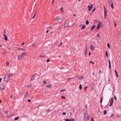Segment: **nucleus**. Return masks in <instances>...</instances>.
<instances>
[{
    "mask_svg": "<svg viewBox=\"0 0 121 121\" xmlns=\"http://www.w3.org/2000/svg\"><path fill=\"white\" fill-rule=\"evenodd\" d=\"M8 73H7L5 76L4 78V80L5 82H7L8 81L10 78L9 76L8 75Z\"/></svg>",
    "mask_w": 121,
    "mask_h": 121,
    "instance_id": "f257e3e1",
    "label": "nucleus"
},
{
    "mask_svg": "<svg viewBox=\"0 0 121 121\" xmlns=\"http://www.w3.org/2000/svg\"><path fill=\"white\" fill-rule=\"evenodd\" d=\"M114 98L115 99V100H117V99L116 97V96H114Z\"/></svg>",
    "mask_w": 121,
    "mask_h": 121,
    "instance_id": "5fc2aeb1",
    "label": "nucleus"
},
{
    "mask_svg": "<svg viewBox=\"0 0 121 121\" xmlns=\"http://www.w3.org/2000/svg\"><path fill=\"white\" fill-rule=\"evenodd\" d=\"M36 15V12L34 14V16L33 17V18H32V19H33L35 17V16Z\"/></svg>",
    "mask_w": 121,
    "mask_h": 121,
    "instance_id": "f3484780",
    "label": "nucleus"
},
{
    "mask_svg": "<svg viewBox=\"0 0 121 121\" xmlns=\"http://www.w3.org/2000/svg\"><path fill=\"white\" fill-rule=\"evenodd\" d=\"M108 62H109V64H111V62H110V60H108Z\"/></svg>",
    "mask_w": 121,
    "mask_h": 121,
    "instance_id": "bf43d9fd",
    "label": "nucleus"
},
{
    "mask_svg": "<svg viewBox=\"0 0 121 121\" xmlns=\"http://www.w3.org/2000/svg\"><path fill=\"white\" fill-rule=\"evenodd\" d=\"M107 111H106V110H104V115L106 114H107Z\"/></svg>",
    "mask_w": 121,
    "mask_h": 121,
    "instance_id": "2eb2a0df",
    "label": "nucleus"
},
{
    "mask_svg": "<svg viewBox=\"0 0 121 121\" xmlns=\"http://www.w3.org/2000/svg\"><path fill=\"white\" fill-rule=\"evenodd\" d=\"M116 75L117 77L118 78V75L117 74V73H116Z\"/></svg>",
    "mask_w": 121,
    "mask_h": 121,
    "instance_id": "6e6d98bb",
    "label": "nucleus"
},
{
    "mask_svg": "<svg viewBox=\"0 0 121 121\" xmlns=\"http://www.w3.org/2000/svg\"><path fill=\"white\" fill-rule=\"evenodd\" d=\"M70 79H71L70 78H67V80L68 81H69Z\"/></svg>",
    "mask_w": 121,
    "mask_h": 121,
    "instance_id": "ea45409f",
    "label": "nucleus"
},
{
    "mask_svg": "<svg viewBox=\"0 0 121 121\" xmlns=\"http://www.w3.org/2000/svg\"><path fill=\"white\" fill-rule=\"evenodd\" d=\"M95 8L92 10V12L94 11H95Z\"/></svg>",
    "mask_w": 121,
    "mask_h": 121,
    "instance_id": "0e129e2a",
    "label": "nucleus"
},
{
    "mask_svg": "<svg viewBox=\"0 0 121 121\" xmlns=\"http://www.w3.org/2000/svg\"><path fill=\"white\" fill-rule=\"evenodd\" d=\"M86 49H85V50L84 53H85V56H86V55L87 54V48L86 46Z\"/></svg>",
    "mask_w": 121,
    "mask_h": 121,
    "instance_id": "0eeeda50",
    "label": "nucleus"
},
{
    "mask_svg": "<svg viewBox=\"0 0 121 121\" xmlns=\"http://www.w3.org/2000/svg\"><path fill=\"white\" fill-rule=\"evenodd\" d=\"M83 77V76H82L81 77H79L78 79L79 80H81L82 79V78Z\"/></svg>",
    "mask_w": 121,
    "mask_h": 121,
    "instance_id": "ddd939ff",
    "label": "nucleus"
},
{
    "mask_svg": "<svg viewBox=\"0 0 121 121\" xmlns=\"http://www.w3.org/2000/svg\"><path fill=\"white\" fill-rule=\"evenodd\" d=\"M86 24L87 25L89 23V22L87 20L86 21Z\"/></svg>",
    "mask_w": 121,
    "mask_h": 121,
    "instance_id": "c85d7f7f",
    "label": "nucleus"
},
{
    "mask_svg": "<svg viewBox=\"0 0 121 121\" xmlns=\"http://www.w3.org/2000/svg\"><path fill=\"white\" fill-rule=\"evenodd\" d=\"M65 121H69V119H65Z\"/></svg>",
    "mask_w": 121,
    "mask_h": 121,
    "instance_id": "37998d69",
    "label": "nucleus"
},
{
    "mask_svg": "<svg viewBox=\"0 0 121 121\" xmlns=\"http://www.w3.org/2000/svg\"><path fill=\"white\" fill-rule=\"evenodd\" d=\"M69 114L70 115H73V114H72V113L71 112H70L69 113Z\"/></svg>",
    "mask_w": 121,
    "mask_h": 121,
    "instance_id": "4d7b16f0",
    "label": "nucleus"
},
{
    "mask_svg": "<svg viewBox=\"0 0 121 121\" xmlns=\"http://www.w3.org/2000/svg\"><path fill=\"white\" fill-rule=\"evenodd\" d=\"M93 4H91V6H88V8H90V9H91L93 8Z\"/></svg>",
    "mask_w": 121,
    "mask_h": 121,
    "instance_id": "9b49d317",
    "label": "nucleus"
},
{
    "mask_svg": "<svg viewBox=\"0 0 121 121\" xmlns=\"http://www.w3.org/2000/svg\"><path fill=\"white\" fill-rule=\"evenodd\" d=\"M19 119V117H17L15 118H14V120H17L18 119Z\"/></svg>",
    "mask_w": 121,
    "mask_h": 121,
    "instance_id": "b1692460",
    "label": "nucleus"
},
{
    "mask_svg": "<svg viewBox=\"0 0 121 121\" xmlns=\"http://www.w3.org/2000/svg\"><path fill=\"white\" fill-rule=\"evenodd\" d=\"M111 68V64H109V68L110 69Z\"/></svg>",
    "mask_w": 121,
    "mask_h": 121,
    "instance_id": "72a5a7b5",
    "label": "nucleus"
},
{
    "mask_svg": "<svg viewBox=\"0 0 121 121\" xmlns=\"http://www.w3.org/2000/svg\"><path fill=\"white\" fill-rule=\"evenodd\" d=\"M35 46V44H33L32 45V46L33 47L34 46Z\"/></svg>",
    "mask_w": 121,
    "mask_h": 121,
    "instance_id": "864d4df0",
    "label": "nucleus"
},
{
    "mask_svg": "<svg viewBox=\"0 0 121 121\" xmlns=\"http://www.w3.org/2000/svg\"><path fill=\"white\" fill-rule=\"evenodd\" d=\"M107 46L109 49L110 48V46L109 43H108L107 44Z\"/></svg>",
    "mask_w": 121,
    "mask_h": 121,
    "instance_id": "c756f323",
    "label": "nucleus"
},
{
    "mask_svg": "<svg viewBox=\"0 0 121 121\" xmlns=\"http://www.w3.org/2000/svg\"><path fill=\"white\" fill-rule=\"evenodd\" d=\"M54 0H52V4H53V3H54Z\"/></svg>",
    "mask_w": 121,
    "mask_h": 121,
    "instance_id": "de8ad7c7",
    "label": "nucleus"
},
{
    "mask_svg": "<svg viewBox=\"0 0 121 121\" xmlns=\"http://www.w3.org/2000/svg\"><path fill=\"white\" fill-rule=\"evenodd\" d=\"M84 119H85L86 118L87 119H89V116L87 114V113L86 111L85 113H84Z\"/></svg>",
    "mask_w": 121,
    "mask_h": 121,
    "instance_id": "7ed1b4c3",
    "label": "nucleus"
},
{
    "mask_svg": "<svg viewBox=\"0 0 121 121\" xmlns=\"http://www.w3.org/2000/svg\"><path fill=\"white\" fill-rule=\"evenodd\" d=\"M39 56L40 57H42V58H44L45 57V56L44 55H39Z\"/></svg>",
    "mask_w": 121,
    "mask_h": 121,
    "instance_id": "4be33fe9",
    "label": "nucleus"
},
{
    "mask_svg": "<svg viewBox=\"0 0 121 121\" xmlns=\"http://www.w3.org/2000/svg\"><path fill=\"white\" fill-rule=\"evenodd\" d=\"M50 61V60L49 59H48L47 60V62H48Z\"/></svg>",
    "mask_w": 121,
    "mask_h": 121,
    "instance_id": "a19ab883",
    "label": "nucleus"
},
{
    "mask_svg": "<svg viewBox=\"0 0 121 121\" xmlns=\"http://www.w3.org/2000/svg\"><path fill=\"white\" fill-rule=\"evenodd\" d=\"M97 36L98 37H99V34H98L97 35Z\"/></svg>",
    "mask_w": 121,
    "mask_h": 121,
    "instance_id": "3c124183",
    "label": "nucleus"
},
{
    "mask_svg": "<svg viewBox=\"0 0 121 121\" xmlns=\"http://www.w3.org/2000/svg\"><path fill=\"white\" fill-rule=\"evenodd\" d=\"M31 101V100L30 99H28V100H27V101L28 102H30Z\"/></svg>",
    "mask_w": 121,
    "mask_h": 121,
    "instance_id": "c03bdc74",
    "label": "nucleus"
},
{
    "mask_svg": "<svg viewBox=\"0 0 121 121\" xmlns=\"http://www.w3.org/2000/svg\"><path fill=\"white\" fill-rule=\"evenodd\" d=\"M66 91V90H61L60 91V92H62V91Z\"/></svg>",
    "mask_w": 121,
    "mask_h": 121,
    "instance_id": "58836bf2",
    "label": "nucleus"
},
{
    "mask_svg": "<svg viewBox=\"0 0 121 121\" xmlns=\"http://www.w3.org/2000/svg\"><path fill=\"white\" fill-rule=\"evenodd\" d=\"M12 97H13V95H11L10 96V98L11 99H12Z\"/></svg>",
    "mask_w": 121,
    "mask_h": 121,
    "instance_id": "603ef678",
    "label": "nucleus"
},
{
    "mask_svg": "<svg viewBox=\"0 0 121 121\" xmlns=\"http://www.w3.org/2000/svg\"><path fill=\"white\" fill-rule=\"evenodd\" d=\"M95 25H94L91 28V30H92L95 27Z\"/></svg>",
    "mask_w": 121,
    "mask_h": 121,
    "instance_id": "412c9836",
    "label": "nucleus"
},
{
    "mask_svg": "<svg viewBox=\"0 0 121 121\" xmlns=\"http://www.w3.org/2000/svg\"><path fill=\"white\" fill-rule=\"evenodd\" d=\"M60 19V17H59L57 16L56 17V18L55 21H58Z\"/></svg>",
    "mask_w": 121,
    "mask_h": 121,
    "instance_id": "1a4fd4ad",
    "label": "nucleus"
},
{
    "mask_svg": "<svg viewBox=\"0 0 121 121\" xmlns=\"http://www.w3.org/2000/svg\"><path fill=\"white\" fill-rule=\"evenodd\" d=\"M61 98H64V99H65V97L64 96H61Z\"/></svg>",
    "mask_w": 121,
    "mask_h": 121,
    "instance_id": "8fccbe9b",
    "label": "nucleus"
},
{
    "mask_svg": "<svg viewBox=\"0 0 121 121\" xmlns=\"http://www.w3.org/2000/svg\"><path fill=\"white\" fill-rule=\"evenodd\" d=\"M63 7H61L60 9V10L63 13H64V12L63 10Z\"/></svg>",
    "mask_w": 121,
    "mask_h": 121,
    "instance_id": "4468645a",
    "label": "nucleus"
},
{
    "mask_svg": "<svg viewBox=\"0 0 121 121\" xmlns=\"http://www.w3.org/2000/svg\"><path fill=\"white\" fill-rule=\"evenodd\" d=\"M104 17L105 19L106 18V9L105 7H104Z\"/></svg>",
    "mask_w": 121,
    "mask_h": 121,
    "instance_id": "20e7f679",
    "label": "nucleus"
},
{
    "mask_svg": "<svg viewBox=\"0 0 121 121\" xmlns=\"http://www.w3.org/2000/svg\"><path fill=\"white\" fill-rule=\"evenodd\" d=\"M66 114V113L65 112H63L62 113V114L63 115H65Z\"/></svg>",
    "mask_w": 121,
    "mask_h": 121,
    "instance_id": "79ce46f5",
    "label": "nucleus"
},
{
    "mask_svg": "<svg viewBox=\"0 0 121 121\" xmlns=\"http://www.w3.org/2000/svg\"><path fill=\"white\" fill-rule=\"evenodd\" d=\"M6 65L7 66H8L9 64V62H8V61L6 62Z\"/></svg>",
    "mask_w": 121,
    "mask_h": 121,
    "instance_id": "473e14b6",
    "label": "nucleus"
},
{
    "mask_svg": "<svg viewBox=\"0 0 121 121\" xmlns=\"http://www.w3.org/2000/svg\"><path fill=\"white\" fill-rule=\"evenodd\" d=\"M90 62L91 63H92L93 64H94V63L93 62H92V61H90Z\"/></svg>",
    "mask_w": 121,
    "mask_h": 121,
    "instance_id": "a18cd8bd",
    "label": "nucleus"
},
{
    "mask_svg": "<svg viewBox=\"0 0 121 121\" xmlns=\"http://www.w3.org/2000/svg\"><path fill=\"white\" fill-rule=\"evenodd\" d=\"M82 89V86L81 84H80L79 86V89L81 90Z\"/></svg>",
    "mask_w": 121,
    "mask_h": 121,
    "instance_id": "393cba45",
    "label": "nucleus"
},
{
    "mask_svg": "<svg viewBox=\"0 0 121 121\" xmlns=\"http://www.w3.org/2000/svg\"><path fill=\"white\" fill-rule=\"evenodd\" d=\"M62 42H61L60 43V45H59V46H60L61 45H62Z\"/></svg>",
    "mask_w": 121,
    "mask_h": 121,
    "instance_id": "09e8293b",
    "label": "nucleus"
},
{
    "mask_svg": "<svg viewBox=\"0 0 121 121\" xmlns=\"http://www.w3.org/2000/svg\"><path fill=\"white\" fill-rule=\"evenodd\" d=\"M75 120V119H69V121H73Z\"/></svg>",
    "mask_w": 121,
    "mask_h": 121,
    "instance_id": "5701e85b",
    "label": "nucleus"
},
{
    "mask_svg": "<svg viewBox=\"0 0 121 121\" xmlns=\"http://www.w3.org/2000/svg\"><path fill=\"white\" fill-rule=\"evenodd\" d=\"M69 22L68 21H66L64 23V26L65 28L66 27H69L70 26V25H68Z\"/></svg>",
    "mask_w": 121,
    "mask_h": 121,
    "instance_id": "f03ea898",
    "label": "nucleus"
},
{
    "mask_svg": "<svg viewBox=\"0 0 121 121\" xmlns=\"http://www.w3.org/2000/svg\"><path fill=\"white\" fill-rule=\"evenodd\" d=\"M6 32V30H5L4 31V33L5 34Z\"/></svg>",
    "mask_w": 121,
    "mask_h": 121,
    "instance_id": "e2e57ef3",
    "label": "nucleus"
},
{
    "mask_svg": "<svg viewBox=\"0 0 121 121\" xmlns=\"http://www.w3.org/2000/svg\"><path fill=\"white\" fill-rule=\"evenodd\" d=\"M91 9H90V8H89V9H88V10H89V11H90Z\"/></svg>",
    "mask_w": 121,
    "mask_h": 121,
    "instance_id": "69168bd1",
    "label": "nucleus"
},
{
    "mask_svg": "<svg viewBox=\"0 0 121 121\" xmlns=\"http://www.w3.org/2000/svg\"><path fill=\"white\" fill-rule=\"evenodd\" d=\"M24 44V43H22L21 45H23Z\"/></svg>",
    "mask_w": 121,
    "mask_h": 121,
    "instance_id": "13d9d810",
    "label": "nucleus"
},
{
    "mask_svg": "<svg viewBox=\"0 0 121 121\" xmlns=\"http://www.w3.org/2000/svg\"><path fill=\"white\" fill-rule=\"evenodd\" d=\"M8 74H9L8 75L9 76V77H10L11 76H12L13 75V74L12 73H11L10 74L8 73Z\"/></svg>",
    "mask_w": 121,
    "mask_h": 121,
    "instance_id": "cd10ccee",
    "label": "nucleus"
},
{
    "mask_svg": "<svg viewBox=\"0 0 121 121\" xmlns=\"http://www.w3.org/2000/svg\"><path fill=\"white\" fill-rule=\"evenodd\" d=\"M91 121H94V119L93 118H92L91 119Z\"/></svg>",
    "mask_w": 121,
    "mask_h": 121,
    "instance_id": "680f3d73",
    "label": "nucleus"
},
{
    "mask_svg": "<svg viewBox=\"0 0 121 121\" xmlns=\"http://www.w3.org/2000/svg\"><path fill=\"white\" fill-rule=\"evenodd\" d=\"M105 54H106V57H107L108 56V54L107 53V51H106L105 52Z\"/></svg>",
    "mask_w": 121,
    "mask_h": 121,
    "instance_id": "c9c22d12",
    "label": "nucleus"
},
{
    "mask_svg": "<svg viewBox=\"0 0 121 121\" xmlns=\"http://www.w3.org/2000/svg\"><path fill=\"white\" fill-rule=\"evenodd\" d=\"M100 25V23H99L98 25L97 26L96 28L98 29H99L100 28V27H99Z\"/></svg>",
    "mask_w": 121,
    "mask_h": 121,
    "instance_id": "6ab92c4d",
    "label": "nucleus"
},
{
    "mask_svg": "<svg viewBox=\"0 0 121 121\" xmlns=\"http://www.w3.org/2000/svg\"><path fill=\"white\" fill-rule=\"evenodd\" d=\"M26 54V52H24L22 53V54H21V55L22 56H23L24 55H25Z\"/></svg>",
    "mask_w": 121,
    "mask_h": 121,
    "instance_id": "a211bd4d",
    "label": "nucleus"
},
{
    "mask_svg": "<svg viewBox=\"0 0 121 121\" xmlns=\"http://www.w3.org/2000/svg\"><path fill=\"white\" fill-rule=\"evenodd\" d=\"M111 7L112 8V9H113V8H114V7L113 6V4L112 3L111 6Z\"/></svg>",
    "mask_w": 121,
    "mask_h": 121,
    "instance_id": "a878e982",
    "label": "nucleus"
},
{
    "mask_svg": "<svg viewBox=\"0 0 121 121\" xmlns=\"http://www.w3.org/2000/svg\"><path fill=\"white\" fill-rule=\"evenodd\" d=\"M32 86V85L31 83L29 84V85L27 86H26L27 87H28V86H29V87H31Z\"/></svg>",
    "mask_w": 121,
    "mask_h": 121,
    "instance_id": "2f4dec72",
    "label": "nucleus"
},
{
    "mask_svg": "<svg viewBox=\"0 0 121 121\" xmlns=\"http://www.w3.org/2000/svg\"><path fill=\"white\" fill-rule=\"evenodd\" d=\"M52 86L51 84H47V87L48 88H50V87Z\"/></svg>",
    "mask_w": 121,
    "mask_h": 121,
    "instance_id": "f8f14e48",
    "label": "nucleus"
},
{
    "mask_svg": "<svg viewBox=\"0 0 121 121\" xmlns=\"http://www.w3.org/2000/svg\"><path fill=\"white\" fill-rule=\"evenodd\" d=\"M48 30H47L46 31V33H47L48 32Z\"/></svg>",
    "mask_w": 121,
    "mask_h": 121,
    "instance_id": "774afa93",
    "label": "nucleus"
},
{
    "mask_svg": "<svg viewBox=\"0 0 121 121\" xmlns=\"http://www.w3.org/2000/svg\"><path fill=\"white\" fill-rule=\"evenodd\" d=\"M113 98H111V101L110 102V104L109 105V106H112V104L113 102Z\"/></svg>",
    "mask_w": 121,
    "mask_h": 121,
    "instance_id": "39448f33",
    "label": "nucleus"
},
{
    "mask_svg": "<svg viewBox=\"0 0 121 121\" xmlns=\"http://www.w3.org/2000/svg\"><path fill=\"white\" fill-rule=\"evenodd\" d=\"M90 47L91 49V50L92 51H93L94 50V46L93 45H91Z\"/></svg>",
    "mask_w": 121,
    "mask_h": 121,
    "instance_id": "423d86ee",
    "label": "nucleus"
},
{
    "mask_svg": "<svg viewBox=\"0 0 121 121\" xmlns=\"http://www.w3.org/2000/svg\"><path fill=\"white\" fill-rule=\"evenodd\" d=\"M20 49L23 51H25V49L23 48H20Z\"/></svg>",
    "mask_w": 121,
    "mask_h": 121,
    "instance_id": "7c9ffc66",
    "label": "nucleus"
},
{
    "mask_svg": "<svg viewBox=\"0 0 121 121\" xmlns=\"http://www.w3.org/2000/svg\"><path fill=\"white\" fill-rule=\"evenodd\" d=\"M85 26H86L85 25H83L82 26V27L81 28V29H83L84 28H85Z\"/></svg>",
    "mask_w": 121,
    "mask_h": 121,
    "instance_id": "aec40b11",
    "label": "nucleus"
},
{
    "mask_svg": "<svg viewBox=\"0 0 121 121\" xmlns=\"http://www.w3.org/2000/svg\"><path fill=\"white\" fill-rule=\"evenodd\" d=\"M114 23L115 24L114 27H115L116 26V24L115 23V21H114Z\"/></svg>",
    "mask_w": 121,
    "mask_h": 121,
    "instance_id": "49530a36",
    "label": "nucleus"
},
{
    "mask_svg": "<svg viewBox=\"0 0 121 121\" xmlns=\"http://www.w3.org/2000/svg\"><path fill=\"white\" fill-rule=\"evenodd\" d=\"M102 100H103V99H102V98H101V99H100V103H102Z\"/></svg>",
    "mask_w": 121,
    "mask_h": 121,
    "instance_id": "f704fd0d",
    "label": "nucleus"
},
{
    "mask_svg": "<svg viewBox=\"0 0 121 121\" xmlns=\"http://www.w3.org/2000/svg\"><path fill=\"white\" fill-rule=\"evenodd\" d=\"M28 94V92H26V94L25 95V97H26L27 96V95Z\"/></svg>",
    "mask_w": 121,
    "mask_h": 121,
    "instance_id": "4c0bfd02",
    "label": "nucleus"
},
{
    "mask_svg": "<svg viewBox=\"0 0 121 121\" xmlns=\"http://www.w3.org/2000/svg\"><path fill=\"white\" fill-rule=\"evenodd\" d=\"M35 78V75H32V77H31V80H33Z\"/></svg>",
    "mask_w": 121,
    "mask_h": 121,
    "instance_id": "9d476101",
    "label": "nucleus"
},
{
    "mask_svg": "<svg viewBox=\"0 0 121 121\" xmlns=\"http://www.w3.org/2000/svg\"><path fill=\"white\" fill-rule=\"evenodd\" d=\"M4 112L6 114H8V112L7 111H4Z\"/></svg>",
    "mask_w": 121,
    "mask_h": 121,
    "instance_id": "e433bc0d",
    "label": "nucleus"
},
{
    "mask_svg": "<svg viewBox=\"0 0 121 121\" xmlns=\"http://www.w3.org/2000/svg\"><path fill=\"white\" fill-rule=\"evenodd\" d=\"M87 87H88L87 86H85L84 87V89H86V88H87Z\"/></svg>",
    "mask_w": 121,
    "mask_h": 121,
    "instance_id": "338daca9",
    "label": "nucleus"
},
{
    "mask_svg": "<svg viewBox=\"0 0 121 121\" xmlns=\"http://www.w3.org/2000/svg\"><path fill=\"white\" fill-rule=\"evenodd\" d=\"M4 39L5 40H8L7 37L6 35H5L4 36Z\"/></svg>",
    "mask_w": 121,
    "mask_h": 121,
    "instance_id": "dca6fc26",
    "label": "nucleus"
},
{
    "mask_svg": "<svg viewBox=\"0 0 121 121\" xmlns=\"http://www.w3.org/2000/svg\"><path fill=\"white\" fill-rule=\"evenodd\" d=\"M46 83H47V81H46L45 80H44L43 81V83L45 84H46Z\"/></svg>",
    "mask_w": 121,
    "mask_h": 121,
    "instance_id": "bb28decb",
    "label": "nucleus"
},
{
    "mask_svg": "<svg viewBox=\"0 0 121 121\" xmlns=\"http://www.w3.org/2000/svg\"><path fill=\"white\" fill-rule=\"evenodd\" d=\"M108 62H109V64H111V62H110V60H108Z\"/></svg>",
    "mask_w": 121,
    "mask_h": 121,
    "instance_id": "052dcab7",
    "label": "nucleus"
},
{
    "mask_svg": "<svg viewBox=\"0 0 121 121\" xmlns=\"http://www.w3.org/2000/svg\"><path fill=\"white\" fill-rule=\"evenodd\" d=\"M22 57L21 55H19L17 56V59L19 60L21 59Z\"/></svg>",
    "mask_w": 121,
    "mask_h": 121,
    "instance_id": "6e6552de",
    "label": "nucleus"
}]
</instances>
